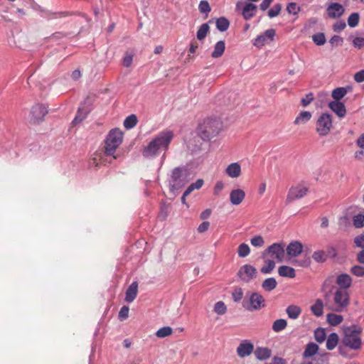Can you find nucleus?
Segmentation results:
<instances>
[{
	"label": "nucleus",
	"mask_w": 364,
	"mask_h": 364,
	"mask_svg": "<svg viewBox=\"0 0 364 364\" xmlns=\"http://www.w3.org/2000/svg\"><path fill=\"white\" fill-rule=\"evenodd\" d=\"M254 351L253 344L248 340L242 341L237 348V353L239 357L249 356Z\"/></svg>",
	"instance_id": "ddd939ff"
},
{
	"label": "nucleus",
	"mask_w": 364,
	"mask_h": 364,
	"mask_svg": "<svg viewBox=\"0 0 364 364\" xmlns=\"http://www.w3.org/2000/svg\"><path fill=\"white\" fill-rule=\"evenodd\" d=\"M250 252V249L249 246L245 243H242L239 245L237 249V253L239 257H247Z\"/></svg>",
	"instance_id": "49530a36"
},
{
	"label": "nucleus",
	"mask_w": 364,
	"mask_h": 364,
	"mask_svg": "<svg viewBox=\"0 0 364 364\" xmlns=\"http://www.w3.org/2000/svg\"><path fill=\"white\" fill-rule=\"evenodd\" d=\"M363 328L358 325L343 326L342 328L343 336L341 345L338 348L340 355L346 358H353L355 355L350 354L348 350L355 352L361 350L363 343L361 338Z\"/></svg>",
	"instance_id": "f257e3e1"
},
{
	"label": "nucleus",
	"mask_w": 364,
	"mask_h": 364,
	"mask_svg": "<svg viewBox=\"0 0 364 364\" xmlns=\"http://www.w3.org/2000/svg\"><path fill=\"white\" fill-rule=\"evenodd\" d=\"M159 152V134L154 136L142 150V156L146 159L156 158Z\"/></svg>",
	"instance_id": "9d476101"
},
{
	"label": "nucleus",
	"mask_w": 364,
	"mask_h": 364,
	"mask_svg": "<svg viewBox=\"0 0 364 364\" xmlns=\"http://www.w3.org/2000/svg\"><path fill=\"white\" fill-rule=\"evenodd\" d=\"M286 250L289 256L296 257L302 252L303 246L301 242L294 241L288 245Z\"/></svg>",
	"instance_id": "aec40b11"
},
{
	"label": "nucleus",
	"mask_w": 364,
	"mask_h": 364,
	"mask_svg": "<svg viewBox=\"0 0 364 364\" xmlns=\"http://www.w3.org/2000/svg\"><path fill=\"white\" fill-rule=\"evenodd\" d=\"M138 292V282L134 281L127 289L125 293V301L127 302H132L136 297Z\"/></svg>",
	"instance_id": "5701e85b"
},
{
	"label": "nucleus",
	"mask_w": 364,
	"mask_h": 364,
	"mask_svg": "<svg viewBox=\"0 0 364 364\" xmlns=\"http://www.w3.org/2000/svg\"><path fill=\"white\" fill-rule=\"evenodd\" d=\"M257 9V6L252 3H245L241 11L243 18L246 21L250 20L256 15Z\"/></svg>",
	"instance_id": "f3484780"
},
{
	"label": "nucleus",
	"mask_w": 364,
	"mask_h": 364,
	"mask_svg": "<svg viewBox=\"0 0 364 364\" xmlns=\"http://www.w3.org/2000/svg\"><path fill=\"white\" fill-rule=\"evenodd\" d=\"M336 284L339 286L338 289L347 291L351 287L352 278L348 274H341L337 277Z\"/></svg>",
	"instance_id": "4be33fe9"
},
{
	"label": "nucleus",
	"mask_w": 364,
	"mask_h": 364,
	"mask_svg": "<svg viewBox=\"0 0 364 364\" xmlns=\"http://www.w3.org/2000/svg\"><path fill=\"white\" fill-rule=\"evenodd\" d=\"M173 132L169 129H165L161 132V150L166 151L168 149L169 144L173 138Z\"/></svg>",
	"instance_id": "a211bd4d"
},
{
	"label": "nucleus",
	"mask_w": 364,
	"mask_h": 364,
	"mask_svg": "<svg viewBox=\"0 0 364 364\" xmlns=\"http://www.w3.org/2000/svg\"><path fill=\"white\" fill-rule=\"evenodd\" d=\"M326 257L334 258L337 256L336 249L333 246H328L326 248V252H325Z\"/></svg>",
	"instance_id": "69168bd1"
},
{
	"label": "nucleus",
	"mask_w": 364,
	"mask_h": 364,
	"mask_svg": "<svg viewBox=\"0 0 364 364\" xmlns=\"http://www.w3.org/2000/svg\"><path fill=\"white\" fill-rule=\"evenodd\" d=\"M329 43L332 46H341L343 43V39L339 36H333L329 41Z\"/></svg>",
	"instance_id": "e2e57ef3"
},
{
	"label": "nucleus",
	"mask_w": 364,
	"mask_h": 364,
	"mask_svg": "<svg viewBox=\"0 0 364 364\" xmlns=\"http://www.w3.org/2000/svg\"><path fill=\"white\" fill-rule=\"evenodd\" d=\"M198 9L201 13H208L211 10L209 3L207 1H201L199 4Z\"/></svg>",
	"instance_id": "bf43d9fd"
},
{
	"label": "nucleus",
	"mask_w": 364,
	"mask_h": 364,
	"mask_svg": "<svg viewBox=\"0 0 364 364\" xmlns=\"http://www.w3.org/2000/svg\"><path fill=\"white\" fill-rule=\"evenodd\" d=\"M345 9L339 3H331L326 9V13L329 18H339L344 14Z\"/></svg>",
	"instance_id": "2eb2a0df"
},
{
	"label": "nucleus",
	"mask_w": 364,
	"mask_h": 364,
	"mask_svg": "<svg viewBox=\"0 0 364 364\" xmlns=\"http://www.w3.org/2000/svg\"><path fill=\"white\" fill-rule=\"evenodd\" d=\"M353 44L355 48H361L364 46V38L356 37L353 41Z\"/></svg>",
	"instance_id": "338daca9"
},
{
	"label": "nucleus",
	"mask_w": 364,
	"mask_h": 364,
	"mask_svg": "<svg viewBox=\"0 0 364 364\" xmlns=\"http://www.w3.org/2000/svg\"><path fill=\"white\" fill-rule=\"evenodd\" d=\"M281 10L282 5L279 4H277L268 11V16L269 18L276 17L280 14Z\"/></svg>",
	"instance_id": "8fccbe9b"
},
{
	"label": "nucleus",
	"mask_w": 364,
	"mask_h": 364,
	"mask_svg": "<svg viewBox=\"0 0 364 364\" xmlns=\"http://www.w3.org/2000/svg\"><path fill=\"white\" fill-rule=\"evenodd\" d=\"M225 173L230 178H237L241 175V167L238 163H232L226 168Z\"/></svg>",
	"instance_id": "b1692460"
},
{
	"label": "nucleus",
	"mask_w": 364,
	"mask_h": 364,
	"mask_svg": "<svg viewBox=\"0 0 364 364\" xmlns=\"http://www.w3.org/2000/svg\"><path fill=\"white\" fill-rule=\"evenodd\" d=\"M237 275L242 281L249 282L256 277L257 269L250 264H245L240 267Z\"/></svg>",
	"instance_id": "f8f14e48"
},
{
	"label": "nucleus",
	"mask_w": 364,
	"mask_h": 364,
	"mask_svg": "<svg viewBox=\"0 0 364 364\" xmlns=\"http://www.w3.org/2000/svg\"><path fill=\"white\" fill-rule=\"evenodd\" d=\"M137 122V117L135 114H132L126 117L123 124L126 129H131L136 125Z\"/></svg>",
	"instance_id": "473e14b6"
},
{
	"label": "nucleus",
	"mask_w": 364,
	"mask_h": 364,
	"mask_svg": "<svg viewBox=\"0 0 364 364\" xmlns=\"http://www.w3.org/2000/svg\"><path fill=\"white\" fill-rule=\"evenodd\" d=\"M277 282L273 277L266 279L262 284V287L267 291H271L276 288Z\"/></svg>",
	"instance_id": "72a5a7b5"
},
{
	"label": "nucleus",
	"mask_w": 364,
	"mask_h": 364,
	"mask_svg": "<svg viewBox=\"0 0 364 364\" xmlns=\"http://www.w3.org/2000/svg\"><path fill=\"white\" fill-rule=\"evenodd\" d=\"M347 94V89L345 87H337L332 91V97L334 101H339Z\"/></svg>",
	"instance_id": "58836bf2"
},
{
	"label": "nucleus",
	"mask_w": 364,
	"mask_h": 364,
	"mask_svg": "<svg viewBox=\"0 0 364 364\" xmlns=\"http://www.w3.org/2000/svg\"><path fill=\"white\" fill-rule=\"evenodd\" d=\"M287 326V321L285 319L280 318L274 321L272 324V330L274 332H280L285 329Z\"/></svg>",
	"instance_id": "e433bc0d"
},
{
	"label": "nucleus",
	"mask_w": 364,
	"mask_h": 364,
	"mask_svg": "<svg viewBox=\"0 0 364 364\" xmlns=\"http://www.w3.org/2000/svg\"><path fill=\"white\" fill-rule=\"evenodd\" d=\"M214 311L216 314H218L219 315H223L227 311V307L224 302L218 301L215 304Z\"/></svg>",
	"instance_id": "09e8293b"
},
{
	"label": "nucleus",
	"mask_w": 364,
	"mask_h": 364,
	"mask_svg": "<svg viewBox=\"0 0 364 364\" xmlns=\"http://www.w3.org/2000/svg\"><path fill=\"white\" fill-rule=\"evenodd\" d=\"M354 80L357 82H364V70H360L354 75Z\"/></svg>",
	"instance_id": "774afa93"
},
{
	"label": "nucleus",
	"mask_w": 364,
	"mask_h": 364,
	"mask_svg": "<svg viewBox=\"0 0 364 364\" xmlns=\"http://www.w3.org/2000/svg\"><path fill=\"white\" fill-rule=\"evenodd\" d=\"M314 95L313 93L310 92L307 94L305 97L302 98L301 100V105L303 107L308 106L313 100H314Z\"/></svg>",
	"instance_id": "052dcab7"
},
{
	"label": "nucleus",
	"mask_w": 364,
	"mask_h": 364,
	"mask_svg": "<svg viewBox=\"0 0 364 364\" xmlns=\"http://www.w3.org/2000/svg\"><path fill=\"white\" fill-rule=\"evenodd\" d=\"M251 245L254 247H262L264 244V239L260 235H256L253 237L250 240Z\"/></svg>",
	"instance_id": "864d4df0"
},
{
	"label": "nucleus",
	"mask_w": 364,
	"mask_h": 364,
	"mask_svg": "<svg viewBox=\"0 0 364 364\" xmlns=\"http://www.w3.org/2000/svg\"><path fill=\"white\" fill-rule=\"evenodd\" d=\"M232 299L235 302H239L243 297V291L241 288H236L232 294Z\"/></svg>",
	"instance_id": "6e6d98bb"
},
{
	"label": "nucleus",
	"mask_w": 364,
	"mask_h": 364,
	"mask_svg": "<svg viewBox=\"0 0 364 364\" xmlns=\"http://www.w3.org/2000/svg\"><path fill=\"white\" fill-rule=\"evenodd\" d=\"M287 11L289 14L296 15L299 11V7L297 6L296 3H289L287 6Z\"/></svg>",
	"instance_id": "13d9d810"
},
{
	"label": "nucleus",
	"mask_w": 364,
	"mask_h": 364,
	"mask_svg": "<svg viewBox=\"0 0 364 364\" xmlns=\"http://www.w3.org/2000/svg\"><path fill=\"white\" fill-rule=\"evenodd\" d=\"M225 49V43L224 41H219L215 45L214 50L211 54V56L214 58H220L223 55Z\"/></svg>",
	"instance_id": "c756f323"
},
{
	"label": "nucleus",
	"mask_w": 364,
	"mask_h": 364,
	"mask_svg": "<svg viewBox=\"0 0 364 364\" xmlns=\"http://www.w3.org/2000/svg\"><path fill=\"white\" fill-rule=\"evenodd\" d=\"M312 258L317 262H324L326 260L325 252L323 250H318L313 253Z\"/></svg>",
	"instance_id": "de8ad7c7"
},
{
	"label": "nucleus",
	"mask_w": 364,
	"mask_h": 364,
	"mask_svg": "<svg viewBox=\"0 0 364 364\" xmlns=\"http://www.w3.org/2000/svg\"><path fill=\"white\" fill-rule=\"evenodd\" d=\"M87 103V101L85 100L83 104L78 107L77 114L72 122L73 124H77L82 122L90 112L91 108L90 107V105H86Z\"/></svg>",
	"instance_id": "dca6fc26"
},
{
	"label": "nucleus",
	"mask_w": 364,
	"mask_h": 364,
	"mask_svg": "<svg viewBox=\"0 0 364 364\" xmlns=\"http://www.w3.org/2000/svg\"><path fill=\"white\" fill-rule=\"evenodd\" d=\"M134 53L133 50H127L122 60L123 66L129 68L133 61Z\"/></svg>",
	"instance_id": "a19ab883"
},
{
	"label": "nucleus",
	"mask_w": 364,
	"mask_h": 364,
	"mask_svg": "<svg viewBox=\"0 0 364 364\" xmlns=\"http://www.w3.org/2000/svg\"><path fill=\"white\" fill-rule=\"evenodd\" d=\"M276 34L274 29H268L263 34L258 36L254 41V45L257 47L263 46L267 42L272 41Z\"/></svg>",
	"instance_id": "4468645a"
},
{
	"label": "nucleus",
	"mask_w": 364,
	"mask_h": 364,
	"mask_svg": "<svg viewBox=\"0 0 364 364\" xmlns=\"http://www.w3.org/2000/svg\"><path fill=\"white\" fill-rule=\"evenodd\" d=\"M353 224L356 228H362L364 227V215L359 213L353 218Z\"/></svg>",
	"instance_id": "c03bdc74"
},
{
	"label": "nucleus",
	"mask_w": 364,
	"mask_h": 364,
	"mask_svg": "<svg viewBox=\"0 0 364 364\" xmlns=\"http://www.w3.org/2000/svg\"><path fill=\"white\" fill-rule=\"evenodd\" d=\"M69 15H70V14L68 11L50 13L48 16V18L53 19V18H63V17L68 16Z\"/></svg>",
	"instance_id": "680f3d73"
},
{
	"label": "nucleus",
	"mask_w": 364,
	"mask_h": 364,
	"mask_svg": "<svg viewBox=\"0 0 364 364\" xmlns=\"http://www.w3.org/2000/svg\"><path fill=\"white\" fill-rule=\"evenodd\" d=\"M326 320L331 326H336L342 323L343 317L341 315L330 313L327 314Z\"/></svg>",
	"instance_id": "2f4dec72"
},
{
	"label": "nucleus",
	"mask_w": 364,
	"mask_h": 364,
	"mask_svg": "<svg viewBox=\"0 0 364 364\" xmlns=\"http://www.w3.org/2000/svg\"><path fill=\"white\" fill-rule=\"evenodd\" d=\"M272 351L267 348L258 347L255 350V357L260 360H266L271 356Z\"/></svg>",
	"instance_id": "a878e982"
},
{
	"label": "nucleus",
	"mask_w": 364,
	"mask_h": 364,
	"mask_svg": "<svg viewBox=\"0 0 364 364\" xmlns=\"http://www.w3.org/2000/svg\"><path fill=\"white\" fill-rule=\"evenodd\" d=\"M123 132L119 128L111 129L106 136L105 154L107 156H114L117 148L122 143Z\"/></svg>",
	"instance_id": "20e7f679"
},
{
	"label": "nucleus",
	"mask_w": 364,
	"mask_h": 364,
	"mask_svg": "<svg viewBox=\"0 0 364 364\" xmlns=\"http://www.w3.org/2000/svg\"><path fill=\"white\" fill-rule=\"evenodd\" d=\"M278 274L281 277H289L291 279L296 277L294 269L286 265H283L279 267Z\"/></svg>",
	"instance_id": "bb28decb"
},
{
	"label": "nucleus",
	"mask_w": 364,
	"mask_h": 364,
	"mask_svg": "<svg viewBox=\"0 0 364 364\" xmlns=\"http://www.w3.org/2000/svg\"><path fill=\"white\" fill-rule=\"evenodd\" d=\"M242 306L250 311L260 310L265 306V299L257 292L250 293L243 300Z\"/></svg>",
	"instance_id": "423d86ee"
},
{
	"label": "nucleus",
	"mask_w": 364,
	"mask_h": 364,
	"mask_svg": "<svg viewBox=\"0 0 364 364\" xmlns=\"http://www.w3.org/2000/svg\"><path fill=\"white\" fill-rule=\"evenodd\" d=\"M309 191V188L302 183L292 186L287 193L286 203H290L296 200L304 197Z\"/></svg>",
	"instance_id": "6e6552de"
},
{
	"label": "nucleus",
	"mask_w": 364,
	"mask_h": 364,
	"mask_svg": "<svg viewBox=\"0 0 364 364\" xmlns=\"http://www.w3.org/2000/svg\"><path fill=\"white\" fill-rule=\"evenodd\" d=\"M264 254L269 255L278 262H282L285 256L284 245L283 243H274L266 249Z\"/></svg>",
	"instance_id": "9b49d317"
},
{
	"label": "nucleus",
	"mask_w": 364,
	"mask_h": 364,
	"mask_svg": "<svg viewBox=\"0 0 364 364\" xmlns=\"http://www.w3.org/2000/svg\"><path fill=\"white\" fill-rule=\"evenodd\" d=\"M346 27L345 21H340L335 23L333 26V29L335 32H341Z\"/></svg>",
	"instance_id": "0e129e2a"
},
{
	"label": "nucleus",
	"mask_w": 364,
	"mask_h": 364,
	"mask_svg": "<svg viewBox=\"0 0 364 364\" xmlns=\"http://www.w3.org/2000/svg\"><path fill=\"white\" fill-rule=\"evenodd\" d=\"M339 341L336 333H331L326 338V348L329 350H333L338 345Z\"/></svg>",
	"instance_id": "cd10ccee"
},
{
	"label": "nucleus",
	"mask_w": 364,
	"mask_h": 364,
	"mask_svg": "<svg viewBox=\"0 0 364 364\" xmlns=\"http://www.w3.org/2000/svg\"><path fill=\"white\" fill-rule=\"evenodd\" d=\"M48 106L44 104L37 103L31 109V122L33 124H39L44 120L48 114Z\"/></svg>",
	"instance_id": "1a4fd4ad"
},
{
	"label": "nucleus",
	"mask_w": 364,
	"mask_h": 364,
	"mask_svg": "<svg viewBox=\"0 0 364 364\" xmlns=\"http://www.w3.org/2000/svg\"><path fill=\"white\" fill-rule=\"evenodd\" d=\"M318 350V346L314 343H309L304 352V356L306 358L311 357L315 355Z\"/></svg>",
	"instance_id": "4c0bfd02"
},
{
	"label": "nucleus",
	"mask_w": 364,
	"mask_h": 364,
	"mask_svg": "<svg viewBox=\"0 0 364 364\" xmlns=\"http://www.w3.org/2000/svg\"><path fill=\"white\" fill-rule=\"evenodd\" d=\"M129 308L128 306H123L119 312V315H118V317H119V319L120 321H124L125 319H127L129 316Z\"/></svg>",
	"instance_id": "5fc2aeb1"
},
{
	"label": "nucleus",
	"mask_w": 364,
	"mask_h": 364,
	"mask_svg": "<svg viewBox=\"0 0 364 364\" xmlns=\"http://www.w3.org/2000/svg\"><path fill=\"white\" fill-rule=\"evenodd\" d=\"M216 28L221 32L227 31L230 26V21L225 17L216 20Z\"/></svg>",
	"instance_id": "c9c22d12"
},
{
	"label": "nucleus",
	"mask_w": 364,
	"mask_h": 364,
	"mask_svg": "<svg viewBox=\"0 0 364 364\" xmlns=\"http://www.w3.org/2000/svg\"><path fill=\"white\" fill-rule=\"evenodd\" d=\"M311 116L310 112L303 111L296 117L294 123L296 125L306 124L311 119Z\"/></svg>",
	"instance_id": "7c9ffc66"
},
{
	"label": "nucleus",
	"mask_w": 364,
	"mask_h": 364,
	"mask_svg": "<svg viewBox=\"0 0 364 364\" xmlns=\"http://www.w3.org/2000/svg\"><path fill=\"white\" fill-rule=\"evenodd\" d=\"M360 20L358 13H353L348 18V24L350 27L354 28L358 26Z\"/></svg>",
	"instance_id": "a18cd8bd"
},
{
	"label": "nucleus",
	"mask_w": 364,
	"mask_h": 364,
	"mask_svg": "<svg viewBox=\"0 0 364 364\" xmlns=\"http://www.w3.org/2000/svg\"><path fill=\"white\" fill-rule=\"evenodd\" d=\"M204 183L203 179H198L195 183H191L184 191V196H188L193 191L200 189Z\"/></svg>",
	"instance_id": "f704fd0d"
},
{
	"label": "nucleus",
	"mask_w": 364,
	"mask_h": 364,
	"mask_svg": "<svg viewBox=\"0 0 364 364\" xmlns=\"http://www.w3.org/2000/svg\"><path fill=\"white\" fill-rule=\"evenodd\" d=\"M245 198V192L240 188L232 190L230 193V203L234 205H240Z\"/></svg>",
	"instance_id": "6ab92c4d"
},
{
	"label": "nucleus",
	"mask_w": 364,
	"mask_h": 364,
	"mask_svg": "<svg viewBox=\"0 0 364 364\" xmlns=\"http://www.w3.org/2000/svg\"><path fill=\"white\" fill-rule=\"evenodd\" d=\"M275 267V262L273 259L265 260V264L261 268L263 274H269Z\"/></svg>",
	"instance_id": "79ce46f5"
},
{
	"label": "nucleus",
	"mask_w": 364,
	"mask_h": 364,
	"mask_svg": "<svg viewBox=\"0 0 364 364\" xmlns=\"http://www.w3.org/2000/svg\"><path fill=\"white\" fill-rule=\"evenodd\" d=\"M209 28H210L208 23L202 24L197 31V38L199 41L203 40L206 37L209 31Z\"/></svg>",
	"instance_id": "ea45409f"
},
{
	"label": "nucleus",
	"mask_w": 364,
	"mask_h": 364,
	"mask_svg": "<svg viewBox=\"0 0 364 364\" xmlns=\"http://www.w3.org/2000/svg\"><path fill=\"white\" fill-rule=\"evenodd\" d=\"M329 108L334 112L340 118H343L346 114V109L344 104L340 101H333L328 104Z\"/></svg>",
	"instance_id": "412c9836"
},
{
	"label": "nucleus",
	"mask_w": 364,
	"mask_h": 364,
	"mask_svg": "<svg viewBox=\"0 0 364 364\" xmlns=\"http://www.w3.org/2000/svg\"><path fill=\"white\" fill-rule=\"evenodd\" d=\"M314 42L318 46H322L326 43V37L323 33L314 34L312 36Z\"/></svg>",
	"instance_id": "3c124183"
},
{
	"label": "nucleus",
	"mask_w": 364,
	"mask_h": 364,
	"mask_svg": "<svg viewBox=\"0 0 364 364\" xmlns=\"http://www.w3.org/2000/svg\"><path fill=\"white\" fill-rule=\"evenodd\" d=\"M332 128L331 115L327 113L322 114L316 123V131L319 136H326Z\"/></svg>",
	"instance_id": "0eeeda50"
},
{
	"label": "nucleus",
	"mask_w": 364,
	"mask_h": 364,
	"mask_svg": "<svg viewBox=\"0 0 364 364\" xmlns=\"http://www.w3.org/2000/svg\"><path fill=\"white\" fill-rule=\"evenodd\" d=\"M221 129L220 122L214 119H207L200 125L199 134L203 140H210L219 134Z\"/></svg>",
	"instance_id": "39448f33"
},
{
	"label": "nucleus",
	"mask_w": 364,
	"mask_h": 364,
	"mask_svg": "<svg viewBox=\"0 0 364 364\" xmlns=\"http://www.w3.org/2000/svg\"><path fill=\"white\" fill-rule=\"evenodd\" d=\"M311 311L316 316H321L323 314V302L321 299L316 300L314 304L311 306Z\"/></svg>",
	"instance_id": "c85d7f7f"
},
{
	"label": "nucleus",
	"mask_w": 364,
	"mask_h": 364,
	"mask_svg": "<svg viewBox=\"0 0 364 364\" xmlns=\"http://www.w3.org/2000/svg\"><path fill=\"white\" fill-rule=\"evenodd\" d=\"M353 242L355 247L364 249V234L356 236L353 240Z\"/></svg>",
	"instance_id": "4d7b16f0"
},
{
	"label": "nucleus",
	"mask_w": 364,
	"mask_h": 364,
	"mask_svg": "<svg viewBox=\"0 0 364 364\" xmlns=\"http://www.w3.org/2000/svg\"><path fill=\"white\" fill-rule=\"evenodd\" d=\"M350 272L358 277L364 276V267L360 265H355L351 267Z\"/></svg>",
	"instance_id": "603ef678"
},
{
	"label": "nucleus",
	"mask_w": 364,
	"mask_h": 364,
	"mask_svg": "<svg viewBox=\"0 0 364 364\" xmlns=\"http://www.w3.org/2000/svg\"><path fill=\"white\" fill-rule=\"evenodd\" d=\"M286 313L291 319H296L301 314V309L297 305H289L286 309Z\"/></svg>",
	"instance_id": "393cba45"
},
{
	"label": "nucleus",
	"mask_w": 364,
	"mask_h": 364,
	"mask_svg": "<svg viewBox=\"0 0 364 364\" xmlns=\"http://www.w3.org/2000/svg\"><path fill=\"white\" fill-rule=\"evenodd\" d=\"M314 337H315V340L317 342H318L320 343H323L326 338V334L325 330L322 328H316L314 331Z\"/></svg>",
	"instance_id": "37998d69"
},
{
	"label": "nucleus",
	"mask_w": 364,
	"mask_h": 364,
	"mask_svg": "<svg viewBox=\"0 0 364 364\" xmlns=\"http://www.w3.org/2000/svg\"><path fill=\"white\" fill-rule=\"evenodd\" d=\"M191 173L186 167H176L171 173L169 181L172 190H178L184 186L191 178Z\"/></svg>",
	"instance_id": "7ed1b4c3"
},
{
	"label": "nucleus",
	"mask_w": 364,
	"mask_h": 364,
	"mask_svg": "<svg viewBox=\"0 0 364 364\" xmlns=\"http://www.w3.org/2000/svg\"><path fill=\"white\" fill-rule=\"evenodd\" d=\"M326 306L328 309L336 311H343L350 304V296L347 291L342 289H336L333 293V302L328 300V294L324 295Z\"/></svg>",
	"instance_id": "f03ea898"
}]
</instances>
